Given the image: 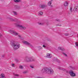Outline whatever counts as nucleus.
<instances>
[{"label": "nucleus", "instance_id": "nucleus-22", "mask_svg": "<svg viewBox=\"0 0 78 78\" xmlns=\"http://www.w3.org/2000/svg\"><path fill=\"white\" fill-rule=\"evenodd\" d=\"M75 45L76 47H78V42H76L75 43Z\"/></svg>", "mask_w": 78, "mask_h": 78}, {"label": "nucleus", "instance_id": "nucleus-15", "mask_svg": "<svg viewBox=\"0 0 78 78\" xmlns=\"http://www.w3.org/2000/svg\"><path fill=\"white\" fill-rule=\"evenodd\" d=\"M78 7H76L74 9L73 11H78Z\"/></svg>", "mask_w": 78, "mask_h": 78}, {"label": "nucleus", "instance_id": "nucleus-36", "mask_svg": "<svg viewBox=\"0 0 78 78\" xmlns=\"http://www.w3.org/2000/svg\"><path fill=\"white\" fill-rule=\"evenodd\" d=\"M61 26V25H60V26Z\"/></svg>", "mask_w": 78, "mask_h": 78}, {"label": "nucleus", "instance_id": "nucleus-29", "mask_svg": "<svg viewBox=\"0 0 78 78\" xmlns=\"http://www.w3.org/2000/svg\"><path fill=\"white\" fill-rule=\"evenodd\" d=\"M43 47H44V48H45V47H46V46L45 45H43Z\"/></svg>", "mask_w": 78, "mask_h": 78}, {"label": "nucleus", "instance_id": "nucleus-4", "mask_svg": "<svg viewBox=\"0 0 78 78\" xmlns=\"http://www.w3.org/2000/svg\"><path fill=\"white\" fill-rule=\"evenodd\" d=\"M23 43L24 44H25V45H28L30 46L31 47H33V45L27 41H23Z\"/></svg>", "mask_w": 78, "mask_h": 78}, {"label": "nucleus", "instance_id": "nucleus-31", "mask_svg": "<svg viewBox=\"0 0 78 78\" xmlns=\"http://www.w3.org/2000/svg\"><path fill=\"white\" fill-rule=\"evenodd\" d=\"M18 37H19L20 38V37H21V36H20V35H18Z\"/></svg>", "mask_w": 78, "mask_h": 78}, {"label": "nucleus", "instance_id": "nucleus-33", "mask_svg": "<svg viewBox=\"0 0 78 78\" xmlns=\"http://www.w3.org/2000/svg\"><path fill=\"white\" fill-rule=\"evenodd\" d=\"M2 2H3L4 0H1Z\"/></svg>", "mask_w": 78, "mask_h": 78}, {"label": "nucleus", "instance_id": "nucleus-30", "mask_svg": "<svg viewBox=\"0 0 78 78\" xmlns=\"http://www.w3.org/2000/svg\"><path fill=\"white\" fill-rule=\"evenodd\" d=\"M63 55H65V56H67V55H66V54L65 53H64Z\"/></svg>", "mask_w": 78, "mask_h": 78}, {"label": "nucleus", "instance_id": "nucleus-34", "mask_svg": "<svg viewBox=\"0 0 78 78\" xmlns=\"http://www.w3.org/2000/svg\"><path fill=\"white\" fill-rule=\"evenodd\" d=\"M2 69H0V71H2Z\"/></svg>", "mask_w": 78, "mask_h": 78}, {"label": "nucleus", "instance_id": "nucleus-26", "mask_svg": "<svg viewBox=\"0 0 78 78\" xmlns=\"http://www.w3.org/2000/svg\"><path fill=\"white\" fill-rule=\"evenodd\" d=\"M56 21H57V22H59L60 21L58 19H57L56 20Z\"/></svg>", "mask_w": 78, "mask_h": 78}, {"label": "nucleus", "instance_id": "nucleus-2", "mask_svg": "<svg viewBox=\"0 0 78 78\" xmlns=\"http://www.w3.org/2000/svg\"><path fill=\"white\" fill-rule=\"evenodd\" d=\"M11 44L12 46V47L15 50H17L18 48H20V45L18 42L16 41H13L11 43Z\"/></svg>", "mask_w": 78, "mask_h": 78}, {"label": "nucleus", "instance_id": "nucleus-1", "mask_svg": "<svg viewBox=\"0 0 78 78\" xmlns=\"http://www.w3.org/2000/svg\"><path fill=\"white\" fill-rule=\"evenodd\" d=\"M42 73H48V74H51L53 73L54 71L51 68H45L41 70Z\"/></svg>", "mask_w": 78, "mask_h": 78}, {"label": "nucleus", "instance_id": "nucleus-27", "mask_svg": "<svg viewBox=\"0 0 78 78\" xmlns=\"http://www.w3.org/2000/svg\"><path fill=\"white\" fill-rule=\"evenodd\" d=\"M70 11L71 12H72V8H71L70 9Z\"/></svg>", "mask_w": 78, "mask_h": 78}, {"label": "nucleus", "instance_id": "nucleus-7", "mask_svg": "<svg viewBox=\"0 0 78 78\" xmlns=\"http://www.w3.org/2000/svg\"><path fill=\"white\" fill-rule=\"evenodd\" d=\"M46 58H51V54L48 53L46 54Z\"/></svg>", "mask_w": 78, "mask_h": 78}, {"label": "nucleus", "instance_id": "nucleus-17", "mask_svg": "<svg viewBox=\"0 0 78 78\" xmlns=\"http://www.w3.org/2000/svg\"><path fill=\"white\" fill-rule=\"evenodd\" d=\"M37 48H38V49L39 50H42V47H41L40 46H38L37 47Z\"/></svg>", "mask_w": 78, "mask_h": 78}, {"label": "nucleus", "instance_id": "nucleus-9", "mask_svg": "<svg viewBox=\"0 0 78 78\" xmlns=\"http://www.w3.org/2000/svg\"><path fill=\"white\" fill-rule=\"evenodd\" d=\"M46 6H47V5L44 4L40 5H39L40 8H45Z\"/></svg>", "mask_w": 78, "mask_h": 78}, {"label": "nucleus", "instance_id": "nucleus-21", "mask_svg": "<svg viewBox=\"0 0 78 78\" xmlns=\"http://www.w3.org/2000/svg\"><path fill=\"white\" fill-rule=\"evenodd\" d=\"M14 76H19V74H14Z\"/></svg>", "mask_w": 78, "mask_h": 78}, {"label": "nucleus", "instance_id": "nucleus-37", "mask_svg": "<svg viewBox=\"0 0 78 78\" xmlns=\"http://www.w3.org/2000/svg\"><path fill=\"white\" fill-rule=\"evenodd\" d=\"M0 78H1V77H0Z\"/></svg>", "mask_w": 78, "mask_h": 78}, {"label": "nucleus", "instance_id": "nucleus-32", "mask_svg": "<svg viewBox=\"0 0 78 78\" xmlns=\"http://www.w3.org/2000/svg\"><path fill=\"white\" fill-rule=\"evenodd\" d=\"M2 36V34H0V37H1V36Z\"/></svg>", "mask_w": 78, "mask_h": 78}, {"label": "nucleus", "instance_id": "nucleus-6", "mask_svg": "<svg viewBox=\"0 0 78 78\" xmlns=\"http://www.w3.org/2000/svg\"><path fill=\"white\" fill-rule=\"evenodd\" d=\"M69 73L70 74V76H72L73 77L75 76H76L75 73L74 72H73V71L72 70H70L69 71Z\"/></svg>", "mask_w": 78, "mask_h": 78}, {"label": "nucleus", "instance_id": "nucleus-12", "mask_svg": "<svg viewBox=\"0 0 78 78\" xmlns=\"http://www.w3.org/2000/svg\"><path fill=\"white\" fill-rule=\"evenodd\" d=\"M14 2L15 3H19V2H21V0H14Z\"/></svg>", "mask_w": 78, "mask_h": 78}, {"label": "nucleus", "instance_id": "nucleus-5", "mask_svg": "<svg viewBox=\"0 0 78 78\" xmlns=\"http://www.w3.org/2000/svg\"><path fill=\"white\" fill-rule=\"evenodd\" d=\"M9 31V33H11L12 34H14V35H15V36L18 35V33L12 30H10Z\"/></svg>", "mask_w": 78, "mask_h": 78}, {"label": "nucleus", "instance_id": "nucleus-10", "mask_svg": "<svg viewBox=\"0 0 78 78\" xmlns=\"http://www.w3.org/2000/svg\"><path fill=\"white\" fill-rule=\"evenodd\" d=\"M68 5H69V3H68V2L67 1H66L64 2V6H68Z\"/></svg>", "mask_w": 78, "mask_h": 78}, {"label": "nucleus", "instance_id": "nucleus-28", "mask_svg": "<svg viewBox=\"0 0 78 78\" xmlns=\"http://www.w3.org/2000/svg\"><path fill=\"white\" fill-rule=\"evenodd\" d=\"M30 67L31 68H32V69H33V68H34V67L33 66H31Z\"/></svg>", "mask_w": 78, "mask_h": 78}, {"label": "nucleus", "instance_id": "nucleus-19", "mask_svg": "<svg viewBox=\"0 0 78 78\" xmlns=\"http://www.w3.org/2000/svg\"><path fill=\"white\" fill-rule=\"evenodd\" d=\"M13 14L15 15V16H16V15H17V13L16 12L13 11Z\"/></svg>", "mask_w": 78, "mask_h": 78}, {"label": "nucleus", "instance_id": "nucleus-3", "mask_svg": "<svg viewBox=\"0 0 78 78\" xmlns=\"http://www.w3.org/2000/svg\"><path fill=\"white\" fill-rule=\"evenodd\" d=\"M15 25L17 28H19L22 30H26L25 27L20 25V22H18L17 23H15Z\"/></svg>", "mask_w": 78, "mask_h": 78}, {"label": "nucleus", "instance_id": "nucleus-8", "mask_svg": "<svg viewBox=\"0 0 78 78\" xmlns=\"http://www.w3.org/2000/svg\"><path fill=\"white\" fill-rule=\"evenodd\" d=\"M27 61L28 62H32L33 61H35V60L33 58H28L27 59Z\"/></svg>", "mask_w": 78, "mask_h": 78}, {"label": "nucleus", "instance_id": "nucleus-11", "mask_svg": "<svg viewBox=\"0 0 78 78\" xmlns=\"http://www.w3.org/2000/svg\"><path fill=\"white\" fill-rule=\"evenodd\" d=\"M52 0H51L48 3V6H51V3H52Z\"/></svg>", "mask_w": 78, "mask_h": 78}, {"label": "nucleus", "instance_id": "nucleus-13", "mask_svg": "<svg viewBox=\"0 0 78 78\" xmlns=\"http://www.w3.org/2000/svg\"><path fill=\"white\" fill-rule=\"evenodd\" d=\"M1 77L2 78H5V75L4 74H2L1 75Z\"/></svg>", "mask_w": 78, "mask_h": 78}, {"label": "nucleus", "instance_id": "nucleus-24", "mask_svg": "<svg viewBox=\"0 0 78 78\" xmlns=\"http://www.w3.org/2000/svg\"><path fill=\"white\" fill-rule=\"evenodd\" d=\"M7 19H10V20H12V21H13V19H11L10 18H7Z\"/></svg>", "mask_w": 78, "mask_h": 78}, {"label": "nucleus", "instance_id": "nucleus-35", "mask_svg": "<svg viewBox=\"0 0 78 78\" xmlns=\"http://www.w3.org/2000/svg\"><path fill=\"white\" fill-rule=\"evenodd\" d=\"M16 20H17V19H16Z\"/></svg>", "mask_w": 78, "mask_h": 78}, {"label": "nucleus", "instance_id": "nucleus-23", "mask_svg": "<svg viewBox=\"0 0 78 78\" xmlns=\"http://www.w3.org/2000/svg\"><path fill=\"white\" fill-rule=\"evenodd\" d=\"M12 67H15V65H14V64L13 63L12 64Z\"/></svg>", "mask_w": 78, "mask_h": 78}, {"label": "nucleus", "instance_id": "nucleus-25", "mask_svg": "<svg viewBox=\"0 0 78 78\" xmlns=\"http://www.w3.org/2000/svg\"><path fill=\"white\" fill-rule=\"evenodd\" d=\"M27 71H24V72H23V73H24V74L27 73Z\"/></svg>", "mask_w": 78, "mask_h": 78}, {"label": "nucleus", "instance_id": "nucleus-14", "mask_svg": "<svg viewBox=\"0 0 78 78\" xmlns=\"http://www.w3.org/2000/svg\"><path fill=\"white\" fill-rule=\"evenodd\" d=\"M58 50H60L62 51H64V49L60 47L58 48Z\"/></svg>", "mask_w": 78, "mask_h": 78}, {"label": "nucleus", "instance_id": "nucleus-20", "mask_svg": "<svg viewBox=\"0 0 78 78\" xmlns=\"http://www.w3.org/2000/svg\"><path fill=\"white\" fill-rule=\"evenodd\" d=\"M38 24L40 25H42L44 24V23H38Z\"/></svg>", "mask_w": 78, "mask_h": 78}, {"label": "nucleus", "instance_id": "nucleus-18", "mask_svg": "<svg viewBox=\"0 0 78 78\" xmlns=\"http://www.w3.org/2000/svg\"><path fill=\"white\" fill-rule=\"evenodd\" d=\"M19 68L20 69H23V66L22 65H20L19 66Z\"/></svg>", "mask_w": 78, "mask_h": 78}, {"label": "nucleus", "instance_id": "nucleus-16", "mask_svg": "<svg viewBox=\"0 0 78 78\" xmlns=\"http://www.w3.org/2000/svg\"><path fill=\"white\" fill-rule=\"evenodd\" d=\"M43 14V12H40L38 13L39 16H42Z\"/></svg>", "mask_w": 78, "mask_h": 78}]
</instances>
